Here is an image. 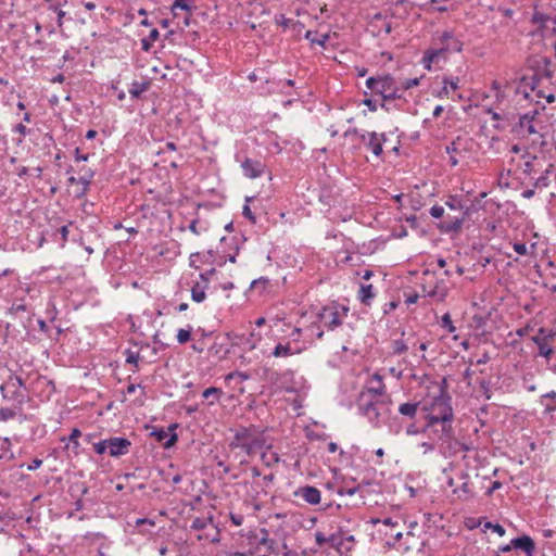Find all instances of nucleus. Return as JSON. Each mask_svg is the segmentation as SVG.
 I'll return each mask as SVG.
<instances>
[{
	"mask_svg": "<svg viewBox=\"0 0 556 556\" xmlns=\"http://www.w3.org/2000/svg\"><path fill=\"white\" fill-rule=\"evenodd\" d=\"M150 86L149 81H134L129 88V93L132 98H139Z\"/></svg>",
	"mask_w": 556,
	"mask_h": 556,
	"instance_id": "nucleus-29",
	"label": "nucleus"
},
{
	"mask_svg": "<svg viewBox=\"0 0 556 556\" xmlns=\"http://www.w3.org/2000/svg\"><path fill=\"white\" fill-rule=\"evenodd\" d=\"M357 296H358V300L364 305H370L372 299L375 298L372 285H362Z\"/></svg>",
	"mask_w": 556,
	"mask_h": 556,
	"instance_id": "nucleus-28",
	"label": "nucleus"
},
{
	"mask_svg": "<svg viewBox=\"0 0 556 556\" xmlns=\"http://www.w3.org/2000/svg\"><path fill=\"white\" fill-rule=\"evenodd\" d=\"M242 215H243L244 217H247L249 220H251L253 224H255L256 218H255V216L253 215V213H252V211H251V208H250V206H249L248 204H245V205L243 206V208H242Z\"/></svg>",
	"mask_w": 556,
	"mask_h": 556,
	"instance_id": "nucleus-59",
	"label": "nucleus"
},
{
	"mask_svg": "<svg viewBox=\"0 0 556 556\" xmlns=\"http://www.w3.org/2000/svg\"><path fill=\"white\" fill-rule=\"evenodd\" d=\"M513 249L519 255H528L529 254V250H528V247L526 245V243L515 242L513 244Z\"/></svg>",
	"mask_w": 556,
	"mask_h": 556,
	"instance_id": "nucleus-50",
	"label": "nucleus"
},
{
	"mask_svg": "<svg viewBox=\"0 0 556 556\" xmlns=\"http://www.w3.org/2000/svg\"><path fill=\"white\" fill-rule=\"evenodd\" d=\"M447 59L440 48H429L422 54L421 64L425 70L432 71L433 65L446 62Z\"/></svg>",
	"mask_w": 556,
	"mask_h": 556,
	"instance_id": "nucleus-12",
	"label": "nucleus"
},
{
	"mask_svg": "<svg viewBox=\"0 0 556 556\" xmlns=\"http://www.w3.org/2000/svg\"><path fill=\"white\" fill-rule=\"evenodd\" d=\"M511 544L515 548L525 551L528 555H531L535 548L533 540L528 535H522L511 540Z\"/></svg>",
	"mask_w": 556,
	"mask_h": 556,
	"instance_id": "nucleus-21",
	"label": "nucleus"
},
{
	"mask_svg": "<svg viewBox=\"0 0 556 556\" xmlns=\"http://www.w3.org/2000/svg\"><path fill=\"white\" fill-rule=\"evenodd\" d=\"M448 0H430L431 4L435 5L434 10L439 12H445L448 10L447 5L445 4Z\"/></svg>",
	"mask_w": 556,
	"mask_h": 556,
	"instance_id": "nucleus-53",
	"label": "nucleus"
},
{
	"mask_svg": "<svg viewBox=\"0 0 556 556\" xmlns=\"http://www.w3.org/2000/svg\"><path fill=\"white\" fill-rule=\"evenodd\" d=\"M532 341L539 349L538 355L549 361L554 354V349L552 348L551 343H547L544 340H541V337H539V336L532 337Z\"/></svg>",
	"mask_w": 556,
	"mask_h": 556,
	"instance_id": "nucleus-23",
	"label": "nucleus"
},
{
	"mask_svg": "<svg viewBox=\"0 0 556 556\" xmlns=\"http://www.w3.org/2000/svg\"><path fill=\"white\" fill-rule=\"evenodd\" d=\"M261 534L262 536L260 538L258 543L264 545L270 554L280 555L281 551L279 549L277 542L269 538L268 530L265 528L261 529Z\"/></svg>",
	"mask_w": 556,
	"mask_h": 556,
	"instance_id": "nucleus-22",
	"label": "nucleus"
},
{
	"mask_svg": "<svg viewBox=\"0 0 556 556\" xmlns=\"http://www.w3.org/2000/svg\"><path fill=\"white\" fill-rule=\"evenodd\" d=\"M446 152L450 154V164L452 166H456L458 164V160L454 156V153L457 152L456 142L453 141L451 144L446 146Z\"/></svg>",
	"mask_w": 556,
	"mask_h": 556,
	"instance_id": "nucleus-44",
	"label": "nucleus"
},
{
	"mask_svg": "<svg viewBox=\"0 0 556 556\" xmlns=\"http://www.w3.org/2000/svg\"><path fill=\"white\" fill-rule=\"evenodd\" d=\"M302 336V329L299 327H293L291 332L289 333V340L292 344L298 345Z\"/></svg>",
	"mask_w": 556,
	"mask_h": 556,
	"instance_id": "nucleus-47",
	"label": "nucleus"
},
{
	"mask_svg": "<svg viewBox=\"0 0 556 556\" xmlns=\"http://www.w3.org/2000/svg\"><path fill=\"white\" fill-rule=\"evenodd\" d=\"M225 260H220L217 262L215 252L213 250H207L204 253H201V263L213 265L217 263L219 266L225 264Z\"/></svg>",
	"mask_w": 556,
	"mask_h": 556,
	"instance_id": "nucleus-33",
	"label": "nucleus"
},
{
	"mask_svg": "<svg viewBox=\"0 0 556 556\" xmlns=\"http://www.w3.org/2000/svg\"><path fill=\"white\" fill-rule=\"evenodd\" d=\"M17 415V410L15 408L10 407H1L0 408V421H8L10 419L15 418Z\"/></svg>",
	"mask_w": 556,
	"mask_h": 556,
	"instance_id": "nucleus-39",
	"label": "nucleus"
},
{
	"mask_svg": "<svg viewBox=\"0 0 556 556\" xmlns=\"http://www.w3.org/2000/svg\"><path fill=\"white\" fill-rule=\"evenodd\" d=\"M222 395L223 390L216 387H210L202 392V397L206 400L213 397V400L208 402L210 405H213L215 402H217Z\"/></svg>",
	"mask_w": 556,
	"mask_h": 556,
	"instance_id": "nucleus-32",
	"label": "nucleus"
},
{
	"mask_svg": "<svg viewBox=\"0 0 556 556\" xmlns=\"http://www.w3.org/2000/svg\"><path fill=\"white\" fill-rule=\"evenodd\" d=\"M93 447H94V451L97 454H100V455L104 454L106 451H109L108 439L101 440V441L94 443Z\"/></svg>",
	"mask_w": 556,
	"mask_h": 556,
	"instance_id": "nucleus-48",
	"label": "nucleus"
},
{
	"mask_svg": "<svg viewBox=\"0 0 556 556\" xmlns=\"http://www.w3.org/2000/svg\"><path fill=\"white\" fill-rule=\"evenodd\" d=\"M212 522V518H200V517H197L192 520V523H191V529L193 530H204L208 523Z\"/></svg>",
	"mask_w": 556,
	"mask_h": 556,
	"instance_id": "nucleus-38",
	"label": "nucleus"
},
{
	"mask_svg": "<svg viewBox=\"0 0 556 556\" xmlns=\"http://www.w3.org/2000/svg\"><path fill=\"white\" fill-rule=\"evenodd\" d=\"M460 484L453 489V493L457 495L459 500H467L472 495V491L469 486V475L466 471H460L458 475Z\"/></svg>",
	"mask_w": 556,
	"mask_h": 556,
	"instance_id": "nucleus-18",
	"label": "nucleus"
},
{
	"mask_svg": "<svg viewBox=\"0 0 556 556\" xmlns=\"http://www.w3.org/2000/svg\"><path fill=\"white\" fill-rule=\"evenodd\" d=\"M359 490V486L356 485V486H352V488H340L338 490V494L339 495H349V496H352L354 495L357 491Z\"/></svg>",
	"mask_w": 556,
	"mask_h": 556,
	"instance_id": "nucleus-58",
	"label": "nucleus"
},
{
	"mask_svg": "<svg viewBox=\"0 0 556 556\" xmlns=\"http://www.w3.org/2000/svg\"><path fill=\"white\" fill-rule=\"evenodd\" d=\"M430 215L433 218H441L444 215V207L441 205H433L430 208Z\"/></svg>",
	"mask_w": 556,
	"mask_h": 556,
	"instance_id": "nucleus-55",
	"label": "nucleus"
},
{
	"mask_svg": "<svg viewBox=\"0 0 556 556\" xmlns=\"http://www.w3.org/2000/svg\"><path fill=\"white\" fill-rule=\"evenodd\" d=\"M216 273L215 268H211L210 270L200 274V279L202 282H206L208 285L210 277Z\"/></svg>",
	"mask_w": 556,
	"mask_h": 556,
	"instance_id": "nucleus-62",
	"label": "nucleus"
},
{
	"mask_svg": "<svg viewBox=\"0 0 556 556\" xmlns=\"http://www.w3.org/2000/svg\"><path fill=\"white\" fill-rule=\"evenodd\" d=\"M443 87L438 93V97H448L450 90H457L459 88V78L454 76H444L442 79Z\"/></svg>",
	"mask_w": 556,
	"mask_h": 556,
	"instance_id": "nucleus-24",
	"label": "nucleus"
},
{
	"mask_svg": "<svg viewBox=\"0 0 556 556\" xmlns=\"http://www.w3.org/2000/svg\"><path fill=\"white\" fill-rule=\"evenodd\" d=\"M484 528L492 529V531L496 532L500 536L505 534V529L498 523L493 525L492 522L488 521L485 522Z\"/></svg>",
	"mask_w": 556,
	"mask_h": 556,
	"instance_id": "nucleus-52",
	"label": "nucleus"
},
{
	"mask_svg": "<svg viewBox=\"0 0 556 556\" xmlns=\"http://www.w3.org/2000/svg\"><path fill=\"white\" fill-rule=\"evenodd\" d=\"M304 37L305 39L309 40L311 43H316L320 47H325L326 42L329 40V34H323L317 37V33L313 30H307Z\"/></svg>",
	"mask_w": 556,
	"mask_h": 556,
	"instance_id": "nucleus-30",
	"label": "nucleus"
},
{
	"mask_svg": "<svg viewBox=\"0 0 556 556\" xmlns=\"http://www.w3.org/2000/svg\"><path fill=\"white\" fill-rule=\"evenodd\" d=\"M109 454L112 457H119L128 454L131 442L126 438L112 437L108 439Z\"/></svg>",
	"mask_w": 556,
	"mask_h": 556,
	"instance_id": "nucleus-14",
	"label": "nucleus"
},
{
	"mask_svg": "<svg viewBox=\"0 0 556 556\" xmlns=\"http://www.w3.org/2000/svg\"><path fill=\"white\" fill-rule=\"evenodd\" d=\"M303 348L294 345L291 341L279 342L273 350L271 355L274 357H289L302 353Z\"/></svg>",
	"mask_w": 556,
	"mask_h": 556,
	"instance_id": "nucleus-15",
	"label": "nucleus"
},
{
	"mask_svg": "<svg viewBox=\"0 0 556 556\" xmlns=\"http://www.w3.org/2000/svg\"><path fill=\"white\" fill-rule=\"evenodd\" d=\"M445 205L452 210L457 211L458 214L454 216H447L445 220H443L439 225V229L442 232H458L462 229L465 217L468 214V208H465L460 197L458 195H448Z\"/></svg>",
	"mask_w": 556,
	"mask_h": 556,
	"instance_id": "nucleus-2",
	"label": "nucleus"
},
{
	"mask_svg": "<svg viewBox=\"0 0 556 556\" xmlns=\"http://www.w3.org/2000/svg\"><path fill=\"white\" fill-rule=\"evenodd\" d=\"M541 404L544 407L545 414H552L556 412V392L551 391L541 396Z\"/></svg>",
	"mask_w": 556,
	"mask_h": 556,
	"instance_id": "nucleus-27",
	"label": "nucleus"
},
{
	"mask_svg": "<svg viewBox=\"0 0 556 556\" xmlns=\"http://www.w3.org/2000/svg\"><path fill=\"white\" fill-rule=\"evenodd\" d=\"M261 459L266 466H271L274 464H277L279 462V457L274 452H263L261 451Z\"/></svg>",
	"mask_w": 556,
	"mask_h": 556,
	"instance_id": "nucleus-37",
	"label": "nucleus"
},
{
	"mask_svg": "<svg viewBox=\"0 0 556 556\" xmlns=\"http://www.w3.org/2000/svg\"><path fill=\"white\" fill-rule=\"evenodd\" d=\"M295 495L302 497L306 503L311 505H317L320 503L321 500V493L320 491L312 485H305L300 488Z\"/></svg>",
	"mask_w": 556,
	"mask_h": 556,
	"instance_id": "nucleus-17",
	"label": "nucleus"
},
{
	"mask_svg": "<svg viewBox=\"0 0 556 556\" xmlns=\"http://www.w3.org/2000/svg\"><path fill=\"white\" fill-rule=\"evenodd\" d=\"M135 525L137 527H141V526H144V525H148L149 527H154L155 526V522L151 519H148V518H138L135 522Z\"/></svg>",
	"mask_w": 556,
	"mask_h": 556,
	"instance_id": "nucleus-63",
	"label": "nucleus"
},
{
	"mask_svg": "<svg viewBox=\"0 0 556 556\" xmlns=\"http://www.w3.org/2000/svg\"><path fill=\"white\" fill-rule=\"evenodd\" d=\"M453 422L438 419L428 420L425 422L424 431H427L431 440L447 442L454 439L455 435Z\"/></svg>",
	"mask_w": 556,
	"mask_h": 556,
	"instance_id": "nucleus-6",
	"label": "nucleus"
},
{
	"mask_svg": "<svg viewBox=\"0 0 556 556\" xmlns=\"http://www.w3.org/2000/svg\"><path fill=\"white\" fill-rule=\"evenodd\" d=\"M199 262L201 263V253L200 252L192 253L190 255V266L198 269V268H200V266L197 264Z\"/></svg>",
	"mask_w": 556,
	"mask_h": 556,
	"instance_id": "nucleus-60",
	"label": "nucleus"
},
{
	"mask_svg": "<svg viewBox=\"0 0 556 556\" xmlns=\"http://www.w3.org/2000/svg\"><path fill=\"white\" fill-rule=\"evenodd\" d=\"M528 116H520L519 123L517 125L518 132L522 136H531L539 135V129L536 128V122L529 119Z\"/></svg>",
	"mask_w": 556,
	"mask_h": 556,
	"instance_id": "nucleus-20",
	"label": "nucleus"
},
{
	"mask_svg": "<svg viewBox=\"0 0 556 556\" xmlns=\"http://www.w3.org/2000/svg\"><path fill=\"white\" fill-rule=\"evenodd\" d=\"M366 87L374 93L380 94L383 100L401 99L400 87L396 80L390 75L369 77L366 80Z\"/></svg>",
	"mask_w": 556,
	"mask_h": 556,
	"instance_id": "nucleus-3",
	"label": "nucleus"
},
{
	"mask_svg": "<svg viewBox=\"0 0 556 556\" xmlns=\"http://www.w3.org/2000/svg\"><path fill=\"white\" fill-rule=\"evenodd\" d=\"M364 399L365 394H363L361 397L359 410L365 417H367V419L374 427H378L380 422L378 400L369 399L368 401H365Z\"/></svg>",
	"mask_w": 556,
	"mask_h": 556,
	"instance_id": "nucleus-11",
	"label": "nucleus"
},
{
	"mask_svg": "<svg viewBox=\"0 0 556 556\" xmlns=\"http://www.w3.org/2000/svg\"><path fill=\"white\" fill-rule=\"evenodd\" d=\"M353 132L358 135L362 143L372 152V154L377 157L382 155L383 149L382 146L387 141V137L384 134H378L376 131H364L359 132L356 128L353 130H349L345 135Z\"/></svg>",
	"mask_w": 556,
	"mask_h": 556,
	"instance_id": "nucleus-8",
	"label": "nucleus"
},
{
	"mask_svg": "<svg viewBox=\"0 0 556 556\" xmlns=\"http://www.w3.org/2000/svg\"><path fill=\"white\" fill-rule=\"evenodd\" d=\"M333 541H336L334 533L330 534L329 536H326L323 532L319 531L315 533V542L319 547L324 546L325 544H330L332 547Z\"/></svg>",
	"mask_w": 556,
	"mask_h": 556,
	"instance_id": "nucleus-34",
	"label": "nucleus"
},
{
	"mask_svg": "<svg viewBox=\"0 0 556 556\" xmlns=\"http://www.w3.org/2000/svg\"><path fill=\"white\" fill-rule=\"evenodd\" d=\"M232 379H240L241 381H244L249 379V375L244 372L239 371H232L226 376V380H232Z\"/></svg>",
	"mask_w": 556,
	"mask_h": 556,
	"instance_id": "nucleus-56",
	"label": "nucleus"
},
{
	"mask_svg": "<svg viewBox=\"0 0 556 556\" xmlns=\"http://www.w3.org/2000/svg\"><path fill=\"white\" fill-rule=\"evenodd\" d=\"M190 338H191V328H189V329L180 328L177 331V341L180 344H184V343L188 342L190 340Z\"/></svg>",
	"mask_w": 556,
	"mask_h": 556,
	"instance_id": "nucleus-45",
	"label": "nucleus"
},
{
	"mask_svg": "<svg viewBox=\"0 0 556 556\" xmlns=\"http://www.w3.org/2000/svg\"><path fill=\"white\" fill-rule=\"evenodd\" d=\"M176 9L190 12L192 8L188 0H175L172 5V11L174 12Z\"/></svg>",
	"mask_w": 556,
	"mask_h": 556,
	"instance_id": "nucleus-46",
	"label": "nucleus"
},
{
	"mask_svg": "<svg viewBox=\"0 0 556 556\" xmlns=\"http://www.w3.org/2000/svg\"><path fill=\"white\" fill-rule=\"evenodd\" d=\"M441 326L446 329L450 333H453L456 331V327L453 325V321H452V318H451V315L448 313H445L443 316H442V319H441Z\"/></svg>",
	"mask_w": 556,
	"mask_h": 556,
	"instance_id": "nucleus-40",
	"label": "nucleus"
},
{
	"mask_svg": "<svg viewBox=\"0 0 556 556\" xmlns=\"http://www.w3.org/2000/svg\"><path fill=\"white\" fill-rule=\"evenodd\" d=\"M244 517L240 514H230V521L233 526L239 527L243 523Z\"/></svg>",
	"mask_w": 556,
	"mask_h": 556,
	"instance_id": "nucleus-61",
	"label": "nucleus"
},
{
	"mask_svg": "<svg viewBox=\"0 0 556 556\" xmlns=\"http://www.w3.org/2000/svg\"><path fill=\"white\" fill-rule=\"evenodd\" d=\"M22 389H25V381L23 378L21 376L11 374L8 380L1 384L0 393L3 400L16 403L17 408L21 410L27 397Z\"/></svg>",
	"mask_w": 556,
	"mask_h": 556,
	"instance_id": "nucleus-5",
	"label": "nucleus"
},
{
	"mask_svg": "<svg viewBox=\"0 0 556 556\" xmlns=\"http://www.w3.org/2000/svg\"><path fill=\"white\" fill-rule=\"evenodd\" d=\"M480 388L483 392V395L486 400L491 399V390H490V382L488 380H481L480 381Z\"/></svg>",
	"mask_w": 556,
	"mask_h": 556,
	"instance_id": "nucleus-57",
	"label": "nucleus"
},
{
	"mask_svg": "<svg viewBox=\"0 0 556 556\" xmlns=\"http://www.w3.org/2000/svg\"><path fill=\"white\" fill-rule=\"evenodd\" d=\"M420 79H421V77H419V78H418V77H416V78H408V79L403 80V81L399 85V87H400V91H401V90H408V89H410V88H413V87L418 86V85L420 84Z\"/></svg>",
	"mask_w": 556,
	"mask_h": 556,
	"instance_id": "nucleus-41",
	"label": "nucleus"
},
{
	"mask_svg": "<svg viewBox=\"0 0 556 556\" xmlns=\"http://www.w3.org/2000/svg\"><path fill=\"white\" fill-rule=\"evenodd\" d=\"M241 168L245 177L250 179H255L261 177L265 173L266 165L258 160L247 157L242 162Z\"/></svg>",
	"mask_w": 556,
	"mask_h": 556,
	"instance_id": "nucleus-13",
	"label": "nucleus"
},
{
	"mask_svg": "<svg viewBox=\"0 0 556 556\" xmlns=\"http://www.w3.org/2000/svg\"><path fill=\"white\" fill-rule=\"evenodd\" d=\"M336 541H333L332 548H334L340 556H351L350 552L354 548L356 543L354 535L348 534L342 528L334 532Z\"/></svg>",
	"mask_w": 556,
	"mask_h": 556,
	"instance_id": "nucleus-10",
	"label": "nucleus"
},
{
	"mask_svg": "<svg viewBox=\"0 0 556 556\" xmlns=\"http://www.w3.org/2000/svg\"><path fill=\"white\" fill-rule=\"evenodd\" d=\"M422 410L426 413L425 421L438 419L441 421H454L452 396L446 390V381L443 380L439 387V393L422 403Z\"/></svg>",
	"mask_w": 556,
	"mask_h": 556,
	"instance_id": "nucleus-1",
	"label": "nucleus"
},
{
	"mask_svg": "<svg viewBox=\"0 0 556 556\" xmlns=\"http://www.w3.org/2000/svg\"><path fill=\"white\" fill-rule=\"evenodd\" d=\"M268 283H269V279H267L265 277H261L258 279H254L251 282L250 288L251 289H260L261 292H262V291H264L267 288Z\"/></svg>",
	"mask_w": 556,
	"mask_h": 556,
	"instance_id": "nucleus-42",
	"label": "nucleus"
},
{
	"mask_svg": "<svg viewBox=\"0 0 556 556\" xmlns=\"http://www.w3.org/2000/svg\"><path fill=\"white\" fill-rule=\"evenodd\" d=\"M437 42L443 53L448 58V54L452 52L459 53L463 51L464 43L455 37L454 33L451 30H444L438 38Z\"/></svg>",
	"mask_w": 556,
	"mask_h": 556,
	"instance_id": "nucleus-9",
	"label": "nucleus"
},
{
	"mask_svg": "<svg viewBox=\"0 0 556 556\" xmlns=\"http://www.w3.org/2000/svg\"><path fill=\"white\" fill-rule=\"evenodd\" d=\"M420 403L419 402H406L399 406V413L409 419H414L417 416Z\"/></svg>",
	"mask_w": 556,
	"mask_h": 556,
	"instance_id": "nucleus-26",
	"label": "nucleus"
},
{
	"mask_svg": "<svg viewBox=\"0 0 556 556\" xmlns=\"http://www.w3.org/2000/svg\"><path fill=\"white\" fill-rule=\"evenodd\" d=\"M151 435H153L157 442L162 443L165 448L173 446L178 440L175 432L169 434L168 431L163 428L154 429Z\"/></svg>",
	"mask_w": 556,
	"mask_h": 556,
	"instance_id": "nucleus-19",
	"label": "nucleus"
},
{
	"mask_svg": "<svg viewBox=\"0 0 556 556\" xmlns=\"http://www.w3.org/2000/svg\"><path fill=\"white\" fill-rule=\"evenodd\" d=\"M125 355H126V364H131V365H138L139 363V359H140V355L138 352H135V351H131V350H126L125 351Z\"/></svg>",
	"mask_w": 556,
	"mask_h": 556,
	"instance_id": "nucleus-43",
	"label": "nucleus"
},
{
	"mask_svg": "<svg viewBox=\"0 0 556 556\" xmlns=\"http://www.w3.org/2000/svg\"><path fill=\"white\" fill-rule=\"evenodd\" d=\"M266 445L264 437L253 433L250 429L241 428L238 430L230 443L231 447H240L248 456L263 451Z\"/></svg>",
	"mask_w": 556,
	"mask_h": 556,
	"instance_id": "nucleus-4",
	"label": "nucleus"
},
{
	"mask_svg": "<svg viewBox=\"0 0 556 556\" xmlns=\"http://www.w3.org/2000/svg\"><path fill=\"white\" fill-rule=\"evenodd\" d=\"M435 440L425 441L419 444V447L422 448L424 454H428L430 452H433L435 448L434 444Z\"/></svg>",
	"mask_w": 556,
	"mask_h": 556,
	"instance_id": "nucleus-51",
	"label": "nucleus"
},
{
	"mask_svg": "<svg viewBox=\"0 0 556 556\" xmlns=\"http://www.w3.org/2000/svg\"><path fill=\"white\" fill-rule=\"evenodd\" d=\"M384 391L386 386L383 383L382 376L375 372L369 380V386L367 387L369 399L378 400V397L384 394Z\"/></svg>",
	"mask_w": 556,
	"mask_h": 556,
	"instance_id": "nucleus-16",
	"label": "nucleus"
},
{
	"mask_svg": "<svg viewBox=\"0 0 556 556\" xmlns=\"http://www.w3.org/2000/svg\"><path fill=\"white\" fill-rule=\"evenodd\" d=\"M348 308L337 304H330L321 308L318 313V320L329 330H334L346 317Z\"/></svg>",
	"mask_w": 556,
	"mask_h": 556,
	"instance_id": "nucleus-7",
	"label": "nucleus"
},
{
	"mask_svg": "<svg viewBox=\"0 0 556 556\" xmlns=\"http://www.w3.org/2000/svg\"><path fill=\"white\" fill-rule=\"evenodd\" d=\"M206 282L197 281L191 288V299L197 303H202L206 299Z\"/></svg>",
	"mask_w": 556,
	"mask_h": 556,
	"instance_id": "nucleus-25",
	"label": "nucleus"
},
{
	"mask_svg": "<svg viewBox=\"0 0 556 556\" xmlns=\"http://www.w3.org/2000/svg\"><path fill=\"white\" fill-rule=\"evenodd\" d=\"M552 169H553V165L551 164L546 169L545 172L543 173V175H541L534 182V187L535 188H546L548 187L549 185V179H548V175L552 173Z\"/></svg>",
	"mask_w": 556,
	"mask_h": 556,
	"instance_id": "nucleus-35",
	"label": "nucleus"
},
{
	"mask_svg": "<svg viewBox=\"0 0 556 556\" xmlns=\"http://www.w3.org/2000/svg\"><path fill=\"white\" fill-rule=\"evenodd\" d=\"M424 292L429 298H434L438 301H443L445 299V296H446V293H447L446 289L444 287H440L439 285H437L433 288H430L429 290H427V288L424 287Z\"/></svg>",
	"mask_w": 556,
	"mask_h": 556,
	"instance_id": "nucleus-31",
	"label": "nucleus"
},
{
	"mask_svg": "<svg viewBox=\"0 0 556 556\" xmlns=\"http://www.w3.org/2000/svg\"><path fill=\"white\" fill-rule=\"evenodd\" d=\"M547 21V17L543 13H535L533 15V22L543 25Z\"/></svg>",
	"mask_w": 556,
	"mask_h": 556,
	"instance_id": "nucleus-64",
	"label": "nucleus"
},
{
	"mask_svg": "<svg viewBox=\"0 0 556 556\" xmlns=\"http://www.w3.org/2000/svg\"><path fill=\"white\" fill-rule=\"evenodd\" d=\"M81 435V432L79 429L74 428L68 437V441L74 443V446H79L78 438Z\"/></svg>",
	"mask_w": 556,
	"mask_h": 556,
	"instance_id": "nucleus-54",
	"label": "nucleus"
},
{
	"mask_svg": "<svg viewBox=\"0 0 556 556\" xmlns=\"http://www.w3.org/2000/svg\"><path fill=\"white\" fill-rule=\"evenodd\" d=\"M405 432H406L407 435H417V434H420V433H427V431H424V427L419 428L415 424L408 425L406 427Z\"/></svg>",
	"mask_w": 556,
	"mask_h": 556,
	"instance_id": "nucleus-49",
	"label": "nucleus"
},
{
	"mask_svg": "<svg viewBox=\"0 0 556 556\" xmlns=\"http://www.w3.org/2000/svg\"><path fill=\"white\" fill-rule=\"evenodd\" d=\"M392 354L401 355L404 354L408 350V345L402 339L394 340L391 343Z\"/></svg>",
	"mask_w": 556,
	"mask_h": 556,
	"instance_id": "nucleus-36",
	"label": "nucleus"
}]
</instances>
